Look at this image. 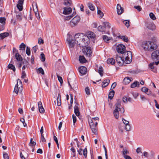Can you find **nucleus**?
I'll return each instance as SVG.
<instances>
[{
  "label": "nucleus",
  "instance_id": "1",
  "mask_svg": "<svg viewBox=\"0 0 159 159\" xmlns=\"http://www.w3.org/2000/svg\"><path fill=\"white\" fill-rule=\"evenodd\" d=\"M77 42L80 47L84 48L88 46L90 41L88 37L84 35L81 39L77 40Z\"/></svg>",
  "mask_w": 159,
  "mask_h": 159
},
{
  "label": "nucleus",
  "instance_id": "2",
  "mask_svg": "<svg viewBox=\"0 0 159 159\" xmlns=\"http://www.w3.org/2000/svg\"><path fill=\"white\" fill-rule=\"evenodd\" d=\"M152 59L155 62L156 65L159 64V50H156L151 54Z\"/></svg>",
  "mask_w": 159,
  "mask_h": 159
},
{
  "label": "nucleus",
  "instance_id": "3",
  "mask_svg": "<svg viewBox=\"0 0 159 159\" xmlns=\"http://www.w3.org/2000/svg\"><path fill=\"white\" fill-rule=\"evenodd\" d=\"M89 124L93 133L95 135H98V122H95L93 123V121L91 120V121H89Z\"/></svg>",
  "mask_w": 159,
  "mask_h": 159
},
{
  "label": "nucleus",
  "instance_id": "4",
  "mask_svg": "<svg viewBox=\"0 0 159 159\" xmlns=\"http://www.w3.org/2000/svg\"><path fill=\"white\" fill-rule=\"evenodd\" d=\"M84 49L83 50V52H84V54L85 55L88 57H91L92 55V51L91 49V48L90 47H84Z\"/></svg>",
  "mask_w": 159,
  "mask_h": 159
},
{
  "label": "nucleus",
  "instance_id": "5",
  "mask_svg": "<svg viewBox=\"0 0 159 159\" xmlns=\"http://www.w3.org/2000/svg\"><path fill=\"white\" fill-rule=\"evenodd\" d=\"M66 41L69 44L70 48H73L76 44H78L76 41L72 39L71 36L70 35L69 36V37L67 38L66 39Z\"/></svg>",
  "mask_w": 159,
  "mask_h": 159
},
{
  "label": "nucleus",
  "instance_id": "6",
  "mask_svg": "<svg viewBox=\"0 0 159 159\" xmlns=\"http://www.w3.org/2000/svg\"><path fill=\"white\" fill-rule=\"evenodd\" d=\"M116 51L119 53L123 54L126 52V50L125 45L122 44H119L116 47Z\"/></svg>",
  "mask_w": 159,
  "mask_h": 159
},
{
  "label": "nucleus",
  "instance_id": "7",
  "mask_svg": "<svg viewBox=\"0 0 159 159\" xmlns=\"http://www.w3.org/2000/svg\"><path fill=\"white\" fill-rule=\"evenodd\" d=\"M80 20V17L79 16H76L73 18L70 21V24L72 26H74L77 25Z\"/></svg>",
  "mask_w": 159,
  "mask_h": 159
},
{
  "label": "nucleus",
  "instance_id": "8",
  "mask_svg": "<svg viewBox=\"0 0 159 159\" xmlns=\"http://www.w3.org/2000/svg\"><path fill=\"white\" fill-rule=\"evenodd\" d=\"M148 43L149 44V48L148 51H153L157 48V45L154 43L148 41Z\"/></svg>",
  "mask_w": 159,
  "mask_h": 159
},
{
  "label": "nucleus",
  "instance_id": "9",
  "mask_svg": "<svg viewBox=\"0 0 159 159\" xmlns=\"http://www.w3.org/2000/svg\"><path fill=\"white\" fill-rule=\"evenodd\" d=\"M116 60L118 64V65L120 66H121L123 65L124 62V60L122 58L117 55L116 56Z\"/></svg>",
  "mask_w": 159,
  "mask_h": 159
},
{
  "label": "nucleus",
  "instance_id": "10",
  "mask_svg": "<svg viewBox=\"0 0 159 159\" xmlns=\"http://www.w3.org/2000/svg\"><path fill=\"white\" fill-rule=\"evenodd\" d=\"M79 70L80 74L82 75H84L86 73L87 68L85 66H81L79 68Z\"/></svg>",
  "mask_w": 159,
  "mask_h": 159
},
{
  "label": "nucleus",
  "instance_id": "11",
  "mask_svg": "<svg viewBox=\"0 0 159 159\" xmlns=\"http://www.w3.org/2000/svg\"><path fill=\"white\" fill-rule=\"evenodd\" d=\"M117 14L119 15H121L124 11L123 8L121 7L120 5L119 4L117 5Z\"/></svg>",
  "mask_w": 159,
  "mask_h": 159
},
{
  "label": "nucleus",
  "instance_id": "12",
  "mask_svg": "<svg viewBox=\"0 0 159 159\" xmlns=\"http://www.w3.org/2000/svg\"><path fill=\"white\" fill-rule=\"evenodd\" d=\"M72 9L70 7H66L64 8L63 13L64 14H70L72 11Z\"/></svg>",
  "mask_w": 159,
  "mask_h": 159
},
{
  "label": "nucleus",
  "instance_id": "13",
  "mask_svg": "<svg viewBox=\"0 0 159 159\" xmlns=\"http://www.w3.org/2000/svg\"><path fill=\"white\" fill-rule=\"evenodd\" d=\"M38 106L39 112L41 113H44L45 111L43 107L42 103L41 101L38 102Z\"/></svg>",
  "mask_w": 159,
  "mask_h": 159
},
{
  "label": "nucleus",
  "instance_id": "14",
  "mask_svg": "<svg viewBox=\"0 0 159 159\" xmlns=\"http://www.w3.org/2000/svg\"><path fill=\"white\" fill-rule=\"evenodd\" d=\"M87 34L86 36L88 37L89 40L90 39H94L95 37V34L91 31H89L87 33Z\"/></svg>",
  "mask_w": 159,
  "mask_h": 159
},
{
  "label": "nucleus",
  "instance_id": "15",
  "mask_svg": "<svg viewBox=\"0 0 159 159\" xmlns=\"http://www.w3.org/2000/svg\"><path fill=\"white\" fill-rule=\"evenodd\" d=\"M155 64V62L154 61L150 63L149 65V67L151 69L152 71H153L154 73H156L157 72V69L155 68L154 66V65Z\"/></svg>",
  "mask_w": 159,
  "mask_h": 159
},
{
  "label": "nucleus",
  "instance_id": "16",
  "mask_svg": "<svg viewBox=\"0 0 159 159\" xmlns=\"http://www.w3.org/2000/svg\"><path fill=\"white\" fill-rule=\"evenodd\" d=\"M84 34L83 33H78L75 34L74 38L75 39V41L77 42V40L81 39Z\"/></svg>",
  "mask_w": 159,
  "mask_h": 159
},
{
  "label": "nucleus",
  "instance_id": "17",
  "mask_svg": "<svg viewBox=\"0 0 159 159\" xmlns=\"http://www.w3.org/2000/svg\"><path fill=\"white\" fill-rule=\"evenodd\" d=\"M147 27L149 29L151 30H153L155 29V26L153 23H149L146 24Z\"/></svg>",
  "mask_w": 159,
  "mask_h": 159
},
{
  "label": "nucleus",
  "instance_id": "18",
  "mask_svg": "<svg viewBox=\"0 0 159 159\" xmlns=\"http://www.w3.org/2000/svg\"><path fill=\"white\" fill-rule=\"evenodd\" d=\"M142 47L143 48L144 50H148L149 48V44L148 43V41L146 42H144L142 44Z\"/></svg>",
  "mask_w": 159,
  "mask_h": 159
},
{
  "label": "nucleus",
  "instance_id": "19",
  "mask_svg": "<svg viewBox=\"0 0 159 159\" xmlns=\"http://www.w3.org/2000/svg\"><path fill=\"white\" fill-rule=\"evenodd\" d=\"M13 58H12V60L10 62L11 64H9L8 66V68L9 69H12L13 71L15 72L16 70L15 67L12 64L14 63V62L12 60Z\"/></svg>",
  "mask_w": 159,
  "mask_h": 159
},
{
  "label": "nucleus",
  "instance_id": "20",
  "mask_svg": "<svg viewBox=\"0 0 159 159\" xmlns=\"http://www.w3.org/2000/svg\"><path fill=\"white\" fill-rule=\"evenodd\" d=\"M124 54V56L125 57H127V58L128 57H131V58H132V52L131 51H129L127 52H125Z\"/></svg>",
  "mask_w": 159,
  "mask_h": 159
},
{
  "label": "nucleus",
  "instance_id": "21",
  "mask_svg": "<svg viewBox=\"0 0 159 159\" xmlns=\"http://www.w3.org/2000/svg\"><path fill=\"white\" fill-rule=\"evenodd\" d=\"M102 38L104 41L107 43H108L110 41L112 40L111 38L108 37L106 35L103 36Z\"/></svg>",
  "mask_w": 159,
  "mask_h": 159
},
{
  "label": "nucleus",
  "instance_id": "22",
  "mask_svg": "<svg viewBox=\"0 0 159 159\" xmlns=\"http://www.w3.org/2000/svg\"><path fill=\"white\" fill-rule=\"evenodd\" d=\"M74 112L77 116H80V113L79 110V108L78 107L75 105L74 107Z\"/></svg>",
  "mask_w": 159,
  "mask_h": 159
},
{
  "label": "nucleus",
  "instance_id": "23",
  "mask_svg": "<svg viewBox=\"0 0 159 159\" xmlns=\"http://www.w3.org/2000/svg\"><path fill=\"white\" fill-rule=\"evenodd\" d=\"M110 83V80L109 79L105 80L102 82V87H105L108 85Z\"/></svg>",
  "mask_w": 159,
  "mask_h": 159
},
{
  "label": "nucleus",
  "instance_id": "24",
  "mask_svg": "<svg viewBox=\"0 0 159 159\" xmlns=\"http://www.w3.org/2000/svg\"><path fill=\"white\" fill-rule=\"evenodd\" d=\"M140 85L139 82L137 81H134L131 85V88H134L136 87H139Z\"/></svg>",
  "mask_w": 159,
  "mask_h": 159
},
{
  "label": "nucleus",
  "instance_id": "25",
  "mask_svg": "<svg viewBox=\"0 0 159 159\" xmlns=\"http://www.w3.org/2000/svg\"><path fill=\"white\" fill-rule=\"evenodd\" d=\"M9 34L8 32H4L0 34V38L2 39L6 37L9 36Z\"/></svg>",
  "mask_w": 159,
  "mask_h": 159
},
{
  "label": "nucleus",
  "instance_id": "26",
  "mask_svg": "<svg viewBox=\"0 0 159 159\" xmlns=\"http://www.w3.org/2000/svg\"><path fill=\"white\" fill-rule=\"evenodd\" d=\"M15 58L18 61H22V58L21 56L18 53H16L15 55Z\"/></svg>",
  "mask_w": 159,
  "mask_h": 159
},
{
  "label": "nucleus",
  "instance_id": "27",
  "mask_svg": "<svg viewBox=\"0 0 159 159\" xmlns=\"http://www.w3.org/2000/svg\"><path fill=\"white\" fill-rule=\"evenodd\" d=\"M131 80L129 77L125 78L123 81V83L125 84H127L129 83Z\"/></svg>",
  "mask_w": 159,
  "mask_h": 159
},
{
  "label": "nucleus",
  "instance_id": "28",
  "mask_svg": "<svg viewBox=\"0 0 159 159\" xmlns=\"http://www.w3.org/2000/svg\"><path fill=\"white\" fill-rule=\"evenodd\" d=\"M107 62L108 64L113 65L115 62V61L113 58L108 59L107 60Z\"/></svg>",
  "mask_w": 159,
  "mask_h": 159
},
{
  "label": "nucleus",
  "instance_id": "29",
  "mask_svg": "<svg viewBox=\"0 0 159 159\" xmlns=\"http://www.w3.org/2000/svg\"><path fill=\"white\" fill-rule=\"evenodd\" d=\"M23 153H22L21 152H20V157L22 159H25V156H27V154L24 150H23Z\"/></svg>",
  "mask_w": 159,
  "mask_h": 159
},
{
  "label": "nucleus",
  "instance_id": "30",
  "mask_svg": "<svg viewBox=\"0 0 159 159\" xmlns=\"http://www.w3.org/2000/svg\"><path fill=\"white\" fill-rule=\"evenodd\" d=\"M103 25L105 26V29L109 30L111 28V26L110 23L108 22H104Z\"/></svg>",
  "mask_w": 159,
  "mask_h": 159
},
{
  "label": "nucleus",
  "instance_id": "31",
  "mask_svg": "<svg viewBox=\"0 0 159 159\" xmlns=\"http://www.w3.org/2000/svg\"><path fill=\"white\" fill-rule=\"evenodd\" d=\"M79 61L81 63H85L86 60L83 56H80L79 58Z\"/></svg>",
  "mask_w": 159,
  "mask_h": 159
},
{
  "label": "nucleus",
  "instance_id": "32",
  "mask_svg": "<svg viewBox=\"0 0 159 159\" xmlns=\"http://www.w3.org/2000/svg\"><path fill=\"white\" fill-rule=\"evenodd\" d=\"M115 91L114 90H111L108 95V98L111 100L112 99L114 96Z\"/></svg>",
  "mask_w": 159,
  "mask_h": 159
},
{
  "label": "nucleus",
  "instance_id": "33",
  "mask_svg": "<svg viewBox=\"0 0 159 159\" xmlns=\"http://www.w3.org/2000/svg\"><path fill=\"white\" fill-rule=\"evenodd\" d=\"M64 4L66 6H70L72 4L71 0H64Z\"/></svg>",
  "mask_w": 159,
  "mask_h": 159
},
{
  "label": "nucleus",
  "instance_id": "34",
  "mask_svg": "<svg viewBox=\"0 0 159 159\" xmlns=\"http://www.w3.org/2000/svg\"><path fill=\"white\" fill-rule=\"evenodd\" d=\"M113 114L115 118L117 119L119 117V111L116 109H115L113 111Z\"/></svg>",
  "mask_w": 159,
  "mask_h": 159
},
{
  "label": "nucleus",
  "instance_id": "35",
  "mask_svg": "<svg viewBox=\"0 0 159 159\" xmlns=\"http://www.w3.org/2000/svg\"><path fill=\"white\" fill-rule=\"evenodd\" d=\"M118 38L122 39L125 42H127L128 41V38L125 36L120 35L118 36Z\"/></svg>",
  "mask_w": 159,
  "mask_h": 159
},
{
  "label": "nucleus",
  "instance_id": "36",
  "mask_svg": "<svg viewBox=\"0 0 159 159\" xmlns=\"http://www.w3.org/2000/svg\"><path fill=\"white\" fill-rule=\"evenodd\" d=\"M22 14L20 12L17 13L16 14V17L17 19L19 20H21L22 18Z\"/></svg>",
  "mask_w": 159,
  "mask_h": 159
},
{
  "label": "nucleus",
  "instance_id": "37",
  "mask_svg": "<svg viewBox=\"0 0 159 159\" xmlns=\"http://www.w3.org/2000/svg\"><path fill=\"white\" fill-rule=\"evenodd\" d=\"M132 61V58L131 57H128L127 58V57H125V59L124 62L126 64L130 63Z\"/></svg>",
  "mask_w": 159,
  "mask_h": 159
},
{
  "label": "nucleus",
  "instance_id": "38",
  "mask_svg": "<svg viewBox=\"0 0 159 159\" xmlns=\"http://www.w3.org/2000/svg\"><path fill=\"white\" fill-rule=\"evenodd\" d=\"M98 31L101 32H105L106 31L104 27L102 25L99 26L98 27Z\"/></svg>",
  "mask_w": 159,
  "mask_h": 159
},
{
  "label": "nucleus",
  "instance_id": "39",
  "mask_svg": "<svg viewBox=\"0 0 159 159\" xmlns=\"http://www.w3.org/2000/svg\"><path fill=\"white\" fill-rule=\"evenodd\" d=\"M25 45L24 43H22L19 46L20 50H22L25 51Z\"/></svg>",
  "mask_w": 159,
  "mask_h": 159
},
{
  "label": "nucleus",
  "instance_id": "40",
  "mask_svg": "<svg viewBox=\"0 0 159 159\" xmlns=\"http://www.w3.org/2000/svg\"><path fill=\"white\" fill-rule=\"evenodd\" d=\"M33 139L31 138L29 144V146H35L36 144V143L35 142L33 141Z\"/></svg>",
  "mask_w": 159,
  "mask_h": 159
},
{
  "label": "nucleus",
  "instance_id": "41",
  "mask_svg": "<svg viewBox=\"0 0 159 159\" xmlns=\"http://www.w3.org/2000/svg\"><path fill=\"white\" fill-rule=\"evenodd\" d=\"M89 7L90 10L93 11L95 10V7L91 3H89Z\"/></svg>",
  "mask_w": 159,
  "mask_h": 159
},
{
  "label": "nucleus",
  "instance_id": "42",
  "mask_svg": "<svg viewBox=\"0 0 159 159\" xmlns=\"http://www.w3.org/2000/svg\"><path fill=\"white\" fill-rule=\"evenodd\" d=\"M98 72L100 74L101 76H103V74L102 72H103V70L102 66H100L99 67Z\"/></svg>",
  "mask_w": 159,
  "mask_h": 159
},
{
  "label": "nucleus",
  "instance_id": "43",
  "mask_svg": "<svg viewBox=\"0 0 159 159\" xmlns=\"http://www.w3.org/2000/svg\"><path fill=\"white\" fill-rule=\"evenodd\" d=\"M150 18L153 20H155L156 19V17L153 13L151 12L149 14Z\"/></svg>",
  "mask_w": 159,
  "mask_h": 159
},
{
  "label": "nucleus",
  "instance_id": "44",
  "mask_svg": "<svg viewBox=\"0 0 159 159\" xmlns=\"http://www.w3.org/2000/svg\"><path fill=\"white\" fill-rule=\"evenodd\" d=\"M129 20H126L123 21V23L127 28H128L129 26Z\"/></svg>",
  "mask_w": 159,
  "mask_h": 159
},
{
  "label": "nucleus",
  "instance_id": "45",
  "mask_svg": "<svg viewBox=\"0 0 159 159\" xmlns=\"http://www.w3.org/2000/svg\"><path fill=\"white\" fill-rule=\"evenodd\" d=\"M3 156L4 159H9V157L7 153L3 152Z\"/></svg>",
  "mask_w": 159,
  "mask_h": 159
},
{
  "label": "nucleus",
  "instance_id": "46",
  "mask_svg": "<svg viewBox=\"0 0 159 159\" xmlns=\"http://www.w3.org/2000/svg\"><path fill=\"white\" fill-rule=\"evenodd\" d=\"M6 19L5 17H0V23L3 24H5V21Z\"/></svg>",
  "mask_w": 159,
  "mask_h": 159
},
{
  "label": "nucleus",
  "instance_id": "47",
  "mask_svg": "<svg viewBox=\"0 0 159 159\" xmlns=\"http://www.w3.org/2000/svg\"><path fill=\"white\" fill-rule=\"evenodd\" d=\"M41 58V60L43 62H44L45 60V57L44 54L43 53H42L40 54Z\"/></svg>",
  "mask_w": 159,
  "mask_h": 159
},
{
  "label": "nucleus",
  "instance_id": "48",
  "mask_svg": "<svg viewBox=\"0 0 159 159\" xmlns=\"http://www.w3.org/2000/svg\"><path fill=\"white\" fill-rule=\"evenodd\" d=\"M38 72L39 73H41L42 75H44V72L43 71V69L40 67L38 69Z\"/></svg>",
  "mask_w": 159,
  "mask_h": 159
},
{
  "label": "nucleus",
  "instance_id": "49",
  "mask_svg": "<svg viewBox=\"0 0 159 159\" xmlns=\"http://www.w3.org/2000/svg\"><path fill=\"white\" fill-rule=\"evenodd\" d=\"M26 53L28 56H29L30 54V48L28 47H26Z\"/></svg>",
  "mask_w": 159,
  "mask_h": 159
},
{
  "label": "nucleus",
  "instance_id": "50",
  "mask_svg": "<svg viewBox=\"0 0 159 159\" xmlns=\"http://www.w3.org/2000/svg\"><path fill=\"white\" fill-rule=\"evenodd\" d=\"M98 14L100 15V18H102L104 15L103 13L101 10H98Z\"/></svg>",
  "mask_w": 159,
  "mask_h": 159
},
{
  "label": "nucleus",
  "instance_id": "51",
  "mask_svg": "<svg viewBox=\"0 0 159 159\" xmlns=\"http://www.w3.org/2000/svg\"><path fill=\"white\" fill-rule=\"evenodd\" d=\"M18 83H17V84L16 85L14 89V92H15L17 94L18 93Z\"/></svg>",
  "mask_w": 159,
  "mask_h": 159
},
{
  "label": "nucleus",
  "instance_id": "52",
  "mask_svg": "<svg viewBox=\"0 0 159 159\" xmlns=\"http://www.w3.org/2000/svg\"><path fill=\"white\" fill-rule=\"evenodd\" d=\"M125 129L127 131H129L130 130V126L129 124L125 125Z\"/></svg>",
  "mask_w": 159,
  "mask_h": 159
},
{
  "label": "nucleus",
  "instance_id": "53",
  "mask_svg": "<svg viewBox=\"0 0 159 159\" xmlns=\"http://www.w3.org/2000/svg\"><path fill=\"white\" fill-rule=\"evenodd\" d=\"M53 138H54V140L55 141V142H56V144H57V147L58 148V149H59V144H58V142L57 138L55 136H54L53 137Z\"/></svg>",
  "mask_w": 159,
  "mask_h": 159
},
{
  "label": "nucleus",
  "instance_id": "54",
  "mask_svg": "<svg viewBox=\"0 0 159 159\" xmlns=\"http://www.w3.org/2000/svg\"><path fill=\"white\" fill-rule=\"evenodd\" d=\"M17 7L20 11H21L22 10V5H21V4H18L17 5Z\"/></svg>",
  "mask_w": 159,
  "mask_h": 159
},
{
  "label": "nucleus",
  "instance_id": "55",
  "mask_svg": "<svg viewBox=\"0 0 159 159\" xmlns=\"http://www.w3.org/2000/svg\"><path fill=\"white\" fill-rule=\"evenodd\" d=\"M83 154L85 157L87 156V150L86 148H84L83 150Z\"/></svg>",
  "mask_w": 159,
  "mask_h": 159
},
{
  "label": "nucleus",
  "instance_id": "56",
  "mask_svg": "<svg viewBox=\"0 0 159 159\" xmlns=\"http://www.w3.org/2000/svg\"><path fill=\"white\" fill-rule=\"evenodd\" d=\"M103 147L104 148V150H105V157H106V159H107L108 156H107V149L104 145H103Z\"/></svg>",
  "mask_w": 159,
  "mask_h": 159
},
{
  "label": "nucleus",
  "instance_id": "57",
  "mask_svg": "<svg viewBox=\"0 0 159 159\" xmlns=\"http://www.w3.org/2000/svg\"><path fill=\"white\" fill-rule=\"evenodd\" d=\"M148 89L145 87H143L141 89V91L143 92L147 93L148 92Z\"/></svg>",
  "mask_w": 159,
  "mask_h": 159
},
{
  "label": "nucleus",
  "instance_id": "58",
  "mask_svg": "<svg viewBox=\"0 0 159 159\" xmlns=\"http://www.w3.org/2000/svg\"><path fill=\"white\" fill-rule=\"evenodd\" d=\"M129 152L128 151L125 150L123 149V154L124 156L126 155L127 154H129Z\"/></svg>",
  "mask_w": 159,
  "mask_h": 159
},
{
  "label": "nucleus",
  "instance_id": "59",
  "mask_svg": "<svg viewBox=\"0 0 159 159\" xmlns=\"http://www.w3.org/2000/svg\"><path fill=\"white\" fill-rule=\"evenodd\" d=\"M85 91L86 93L89 95L90 94V91L88 87H86L85 89Z\"/></svg>",
  "mask_w": 159,
  "mask_h": 159
},
{
  "label": "nucleus",
  "instance_id": "60",
  "mask_svg": "<svg viewBox=\"0 0 159 159\" xmlns=\"http://www.w3.org/2000/svg\"><path fill=\"white\" fill-rule=\"evenodd\" d=\"M57 76L58 78V80L59 81L60 83L61 84L63 83V80L62 77L59 76L58 75H57Z\"/></svg>",
  "mask_w": 159,
  "mask_h": 159
},
{
  "label": "nucleus",
  "instance_id": "61",
  "mask_svg": "<svg viewBox=\"0 0 159 159\" xmlns=\"http://www.w3.org/2000/svg\"><path fill=\"white\" fill-rule=\"evenodd\" d=\"M72 118L74 125H75V123L76 121V117L74 114H73L72 115Z\"/></svg>",
  "mask_w": 159,
  "mask_h": 159
},
{
  "label": "nucleus",
  "instance_id": "62",
  "mask_svg": "<svg viewBox=\"0 0 159 159\" xmlns=\"http://www.w3.org/2000/svg\"><path fill=\"white\" fill-rule=\"evenodd\" d=\"M122 100L125 103H127L128 102V97L126 96H124L123 97Z\"/></svg>",
  "mask_w": 159,
  "mask_h": 159
},
{
  "label": "nucleus",
  "instance_id": "63",
  "mask_svg": "<svg viewBox=\"0 0 159 159\" xmlns=\"http://www.w3.org/2000/svg\"><path fill=\"white\" fill-rule=\"evenodd\" d=\"M57 105L58 106H61V98L58 99V98H57Z\"/></svg>",
  "mask_w": 159,
  "mask_h": 159
},
{
  "label": "nucleus",
  "instance_id": "64",
  "mask_svg": "<svg viewBox=\"0 0 159 159\" xmlns=\"http://www.w3.org/2000/svg\"><path fill=\"white\" fill-rule=\"evenodd\" d=\"M38 49V47L36 46H34L32 48V52H34L36 53L37 50Z\"/></svg>",
  "mask_w": 159,
  "mask_h": 159
}]
</instances>
